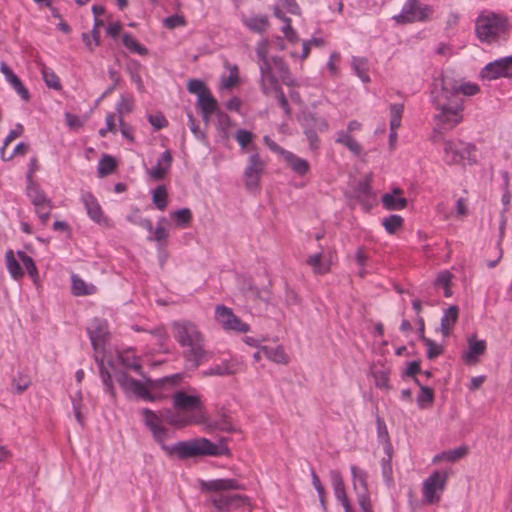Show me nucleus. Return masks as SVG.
Wrapping results in <instances>:
<instances>
[{"label": "nucleus", "mask_w": 512, "mask_h": 512, "mask_svg": "<svg viewBox=\"0 0 512 512\" xmlns=\"http://www.w3.org/2000/svg\"><path fill=\"white\" fill-rule=\"evenodd\" d=\"M81 200L85 206L88 216L96 223H102L106 219L103 215L100 204L96 197L90 192H84L81 195Z\"/></svg>", "instance_id": "a211bd4d"}, {"label": "nucleus", "mask_w": 512, "mask_h": 512, "mask_svg": "<svg viewBox=\"0 0 512 512\" xmlns=\"http://www.w3.org/2000/svg\"><path fill=\"white\" fill-rule=\"evenodd\" d=\"M182 380V375L180 373L167 376L161 379L152 380L146 379V384L151 389H156L162 387L164 384H169L171 386L177 385Z\"/></svg>", "instance_id": "37998d69"}, {"label": "nucleus", "mask_w": 512, "mask_h": 512, "mask_svg": "<svg viewBox=\"0 0 512 512\" xmlns=\"http://www.w3.org/2000/svg\"><path fill=\"white\" fill-rule=\"evenodd\" d=\"M508 30L506 18L496 13L479 15L475 23L477 38L484 43H492L498 40Z\"/></svg>", "instance_id": "39448f33"}, {"label": "nucleus", "mask_w": 512, "mask_h": 512, "mask_svg": "<svg viewBox=\"0 0 512 512\" xmlns=\"http://www.w3.org/2000/svg\"><path fill=\"white\" fill-rule=\"evenodd\" d=\"M306 263L312 267L315 274H326L330 271L331 258H327L323 253L310 255Z\"/></svg>", "instance_id": "393cba45"}, {"label": "nucleus", "mask_w": 512, "mask_h": 512, "mask_svg": "<svg viewBox=\"0 0 512 512\" xmlns=\"http://www.w3.org/2000/svg\"><path fill=\"white\" fill-rule=\"evenodd\" d=\"M350 469L353 478V486L357 493L358 504L362 512H373L368 490L367 472L355 465H352Z\"/></svg>", "instance_id": "6e6552de"}, {"label": "nucleus", "mask_w": 512, "mask_h": 512, "mask_svg": "<svg viewBox=\"0 0 512 512\" xmlns=\"http://www.w3.org/2000/svg\"><path fill=\"white\" fill-rule=\"evenodd\" d=\"M440 89L432 92V100L438 113L435 115L437 126L441 130H451L463 119L464 96L475 95L479 91L476 84H460L452 76L445 73L441 77Z\"/></svg>", "instance_id": "f257e3e1"}, {"label": "nucleus", "mask_w": 512, "mask_h": 512, "mask_svg": "<svg viewBox=\"0 0 512 512\" xmlns=\"http://www.w3.org/2000/svg\"><path fill=\"white\" fill-rule=\"evenodd\" d=\"M403 111V104L396 103L390 105V130H397L401 126Z\"/></svg>", "instance_id": "a18cd8bd"}, {"label": "nucleus", "mask_w": 512, "mask_h": 512, "mask_svg": "<svg viewBox=\"0 0 512 512\" xmlns=\"http://www.w3.org/2000/svg\"><path fill=\"white\" fill-rule=\"evenodd\" d=\"M432 12L431 6L422 5L419 0H407L401 12L393 16V20L398 24L424 22L429 20Z\"/></svg>", "instance_id": "0eeeda50"}, {"label": "nucleus", "mask_w": 512, "mask_h": 512, "mask_svg": "<svg viewBox=\"0 0 512 512\" xmlns=\"http://www.w3.org/2000/svg\"><path fill=\"white\" fill-rule=\"evenodd\" d=\"M403 225L400 215L392 214L383 220V226L389 234H394Z\"/></svg>", "instance_id": "5fc2aeb1"}, {"label": "nucleus", "mask_w": 512, "mask_h": 512, "mask_svg": "<svg viewBox=\"0 0 512 512\" xmlns=\"http://www.w3.org/2000/svg\"><path fill=\"white\" fill-rule=\"evenodd\" d=\"M254 137L255 136L252 132L245 129L237 130L234 135L235 140L238 142V144L243 150L251 146Z\"/></svg>", "instance_id": "864d4df0"}, {"label": "nucleus", "mask_w": 512, "mask_h": 512, "mask_svg": "<svg viewBox=\"0 0 512 512\" xmlns=\"http://www.w3.org/2000/svg\"><path fill=\"white\" fill-rule=\"evenodd\" d=\"M240 370V363L230 359L217 364L203 372L205 376H228L236 374Z\"/></svg>", "instance_id": "4be33fe9"}, {"label": "nucleus", "mask_w": 512, "mask_h": 512, "mask_svg": "<svg viewBox=\"0 0 512 512\" xmlns=\"http://www.w3.org/2000/svg\"><path fill=\"white\" fill-rule=\"evenodd\" d=\"M353 69L356 75L364 82H370V77L367 73V62L361 58H353L352 61Z\"/></svg>", "instance_id": "8fccbe9b"}, {"label": "nucleus", "mask_w": 512, "mask_h": 512, "mask_svg": "<svg viewBox=\"0 0 512 512\" xmlns=\"http://www.w3.org/2000/svg\"><path fill=\"white\" fill-rule=\"evenodd\" d=\"M95 361L98 364L99 367V373L100 377L103 381V384L105 386L106 392H108L112 397L115 396L114 387L112 384V378L109 373V371L106 369L103 358H99L98 355L95 356Z\"/></svg>", "instance_id": "72a5a7b5"}, {"label": "nucleus", "mask_w": 512, "mask_h": 512, "mask_svg": "<svg viewBox=\"0 0 512 512\" xmlns=\"http://www.w3.org/2000/svg\"><path fill=\"white\" fill-rule=\"evenodd\" d=\"M458 316L459 308L455 305L450 306L444 311L441 318V332L444 337L450 334L451 328L457 322Z\"/></svg>", "instance_id": "bb28decb"}, {"label": "nucleus", "mask_w": 512, "mask_h": 512, "mask_svg": "<svg viewBox=\"0 0 512 512\" xmlns=\"http://www.w3.org/2000/svg\"><path fill=\"white\" fill-rule=\"evenodd\" d=\"M128 392H132L137 397L145 401L154 402L156 400V396H154L148 391L147 386L136 379H134V381L131 382V386Z\"/></svg>", "instance_id": "e433bc0d"}, {"label": "nucleus", "mask_w": 512, "mask_h": 512, "mask_svg": "<svg viewBox=\"0 0 512 512\" xmlns=\"http://www.w3.org/2000/svg\"><path fill=\"white\" fill-rule=\"evenodd\" d=\"M434 391L432 388L420 385V393L417 397V403L420 407H424L425 404H431L434 401Z\"/></svg>", "instance_id": "6e6d98bb"}, {"label": "nucleus", "mask_w": 512, "mask_h": 512, "mask_svg": "<svg viewBox=\"0 0 512 512\" xmlns=\"http://www.w3.org/2000/svg\"><path fill=\"white\" fill-rule=\"evenodd\" d=\"M272 61L271 59H265L259 61V69L261 77L266 76L270 82L274 81V74L272 72Z\"/></svg>", "instance_id": "69168bd1"}, {"label": "nucleus", "mask_w": 512, "mask_h": 512, "mask_svg": "<svg viewBox=\"0 0 512 512\" xmlns=\"http://www.w3.org/2000/svg\"><path fill=\"white\" fill-rule=\"evenodd\" d=\"M303 130L325 132L328 130V122L325 118L311 112H304L299 118Z\"/></svg>", "instance_id": "f3484780"}, {"label": "nucleus", "mask_w": 512, "mask_h": 512, "mask_svg": "<svg viewBox=\"0 0 512 512\" xmlns=\"http://www.w3.org/2000/svg\"><path fill=\"white\" fill-rule=\"evenodd\" d=\"M72 293L75 296H86L96 293V286L87 284L83 279L77 275H72Z\"/></svg>", "instance_id": "c756f323"}, {"label": "nucleus", "mask_w": 512, "mask_h": 512, "mask_svg": "<svg viewBox=\"0 0 512 512\" xmlns=\"http://www.w3.org/2000/svg\"><path fill=\"white\" fill-rule=\"evenodd\" d=\"M0 71L4 74L6 80L11 84V86L15 89L19 96L24 101H28L30 99L28 89L22 84L19 77L16 74H14V72L5 62H2L0 64Z\"/></svg>", "instance_id": "aec40b11"}, {"label": "nucleus", "mask_w": 512, "mask_h": 512, "mask_svg": "<svg viewBox=\"0 0 512 512\" xmlns=\"http://www.w3.org/2000/svg\"><path fill=\"white\" fill-rule=\"evenodd\" d=\"M401 190L396 188L392 193H386L382 196V204L387 210H402L407 206V199L400 197Z\"/></svg>", "instance_id": "b1692460"}, {"label": "nucleus", "mask_w": 512, "mask_h": 512, "mask_svg": "<svg viewBox=\"0 0 512 512\" xmlns=\"http://www.w3.org/2000/svg\"><path fill=\"white\" fill-rule=\"evenodd\" d=\"M152 201L157 209L163 211L167 207L168 192L164 185L157 186L152 193Z\"/></svg>", "instance_id": "58836bf2"}, {"label": "nucleus", "mask_w": 512, "mask_h": 512, "mask_svg": "<svg viewBox=\"0 0 512 512\" xmlns=\"http://www.w3.org/2000/svg\"><path fill=\"white\" fill-rule=\"evenodd\" d=\"M116 165L117 162L112 156L104 155L98 163L97 172L99 177H105L111 174L115 170Z\"/></svg>", "instance_id": "79ce46f5"}, {"label": "nucleus", "mask_w": 512, "mask_h": 512, "mask_svg": "<svg viewBox=\"0 0 512 512\" xmlns=\"http://www.w3.org/2000/svg\"><path fill=\"white\" fill-rule=\"evenodd\" d=\"M468 449L465 446L458 447L456 449L443 452L441 455L442 459H445L450 462L457 461L458 459L462 458L464 455H466Z\"/></svg>", "instance_id": "680f3d73"}, {"label": "nucleus", "mask_w": 512, "mask_h": 512, "mask_svg": "<svg viewBox=\"0 0 512 512\" xmlns=\"http://www.w3.org/2000/svg\"><path fill=\"white\" fill-rule=\"evenodd\" d=\"M17 255L20 258V260L22 261L25 269L27 270L28 275L31 278L35 279L38 276V270H37V267H36L35 262L32 259V257L27 255L23 251H18Z\"/></svg>", "instance_id": "603ef678"}, {"label": "nucleus", "mask_w": 512, "mask_h": 512, "mask_svg": "<svg viewBox=\"0 0 512 512\" xmlns=\"http://www.w3.org/2000/svg\"><path fill=\"white\" fill-rule=\"evenodd\" d=\"M330 478L334 489L335 497L342 504L344 511L353 512V509L346 494L345 485L341 474L338 471H331Z\"/></svg>", "instance_id": "dca6fc26"}, {"label": "nucleus", "mask_w": 512, "mask_h": 512, "mask_svg": "<svg viewBox=\"0 0 512 512\" xmlns=\"http://www.w3.org/2000/svg\"><path fill=\"white\" fill-rule=\"evenodd\" d=\"M267 78L268 77H266V76H263L260 78V86H261L262 92L265 95H270V94L276 92L277 89H280L281 87L278 83V79L276 78V76H274L273 82H270Z\"/></svg>", "instance_id": "052dcab7"}, {"label": "nucleus", "mask_w": 512, "mask_h": 512, "mask_svg": "<svg viewBox=\"0 0 512 512\" xmlns=\"http://www.w3.org/2000/svg\"><path fill=\"white\" fill-rule=\"evenodd\" d=\"M6 267L14 280H19L23 277L24 272L14 256L13 250H8L5 254Z\"/></svg>", "instance_id": "7c9ffc66"}, {"label": "nucleus", "mask_w": 512, "mask_h": 512, "mask_svg": "<svg viewBox=\"0 0 512 512\" xmlns=\"http://www.w3.org/2000/svg\"><path fill=\"white\" fill-rule=\"evenodd\" d=\"M41 73L45 84L54 90H60L62 88L59 77L56 73L49 67L42 65Z\"/></svg>", "instance_id": "ea45409f"}, {"label": "nucleus", "mask_w": 512, "mask_h": 512, "mask_svg": "<svg viewBox=\"0 0 512 512\" xmlns=\"http://www.w3.org/2000/svg\"><path fill=\"white\" fill-rule=\"evenodd\" d=\"M197 107L199 108L200 112H216L218 111V102L213 97L210 91H208L204 95H199V98L197 99Z\"/></svg>", "instance_id": "2f4dec72"}, {"label": "nucleus", "mask_w": 512, "mask_h": 512, "mask_svg": "<svg viewBox=\"0 0 512 512\" xmlns=\"http://www.w3.org/2000/svg\"><path fill=\"white\" fill-rule=\"evenodd\" d=\"M303 133L306 136L310 150H318L321 144V141L317 135L318 131L303 130Z\"/></svg>", "instance_id": "774afa93"}, {"label": "nucleus", "mask_w": 512, "mask_h": 512, "mask_svg": "<svg viewBox=\"0 0 512 512\" xmlns=\"http://www.w3.org/2000/svg\"><path fill=\"white\" fill-rule=\"evenodd\" d=\"M199 487L202 492L212 493L208 501L215 512H231L249 505L250 502L247 496L232 493V491L245 489V486L234 478L201 480Z\"/></svg>", "instance_id": "f03ea898"}, {"label": "nucleus", "mask_w": 512, "mask_h": 512, "mask_svg": "<svg viewBox=\"0 0 512 512\" xmlns=\"http://www.w3.org/2000/svg\"><path fill=\"white\" fill-rule=\"evenodd\" d=\"M161 449L167 456H176L184 460L199 456H228L230 449L225 444V439H221L218 443H213L207 438H195L187 441H179L173 445L165 443Z\"/></svg>", "instance_id": "7ed1b4c3"}, {"label": "nucleus", "mask_w": 512, "mask_h": 512, "mask_svg": "<svg viewBox=\"0 0 512 512\" xmlns=\"http://www.w3.org/2000/svg\"><path fill=\"white\" fill-rule=\"evenodd\" d=\"M161 414H162L163 420L173 426L183 427L192 422L194 423V418L193 419L181 418V417L177 416L176 414H174L170 410H164L163 412H161Z\"/></svg>", "instance_id": "de8ad7c7"}, {"label": "nucleus", "mask_w": 512, "mask_h": 512, "mask_svg": "<svg viewBox=\"0 0 512 512\" xmlns=\"http://www.w3.org/2000/svg\"><path fill=\"white\" fill-rule=\"evenodd\" d=\"M141 414L143 416V422L150 430L154 441L162 447L165 443V439L169 436L168 429L162 425V414L159 416L148 408H143Z\"/></svg>", "instance_id": "9b49d317"}, {"label": "nucleus", "mask_w": 512, "mask_h": 512, "mask_svg": "<svg viewBox=\"0 0 512 512\" xmlns=\"http://www.w3.org/2000/svg\"><path fill=\"white\" fill-rule=\"evenodd\" d=\"M165 218H161L158 222V225L156 229L154 230V235L151 237H148V240L150 241H156L158 243L165 241L168 237V234L165 230V228L162 226V224L165 222Z\"/></svg>", "instance_id": "0e129e2a"}, {"label": "nucleus", "mask_w": 512, "mask_h": 512, "mask_svg": "<svg viewBox=\"0 0 512 512\" xmlns=\"http://www.w3.org/2000/svg\"><path fill=\"white\" fill-rule=\"evenodd\" d=\"M242 23L248 30L257 34L266 32L270 25L266 15L243 16Z\"/></svg>", "instance_id": "5701e85b"}, {"label": "nucleus", "mask_w": 512, "mask_h": 512, "mask_svg": "<svg viewBox=\"0 0 512 512\" xmlns=\"http://www.w3.org/2000/svg\"><path fill=\"white\" fill-rule=\"evenodd\" d=\"M87 332L95 352H102L108 335L106 322L98 318L93 319L87 327Z\"/></svg>", "instance_id": "4468645a"}, {"label": "nucleus", "mask_w": 512, "mask_h": 512, "mask_svg": "<svg viewBox=\"0 0 512 512\" xmlns=\"http://www.w3.org/2000/svg\"><path fill=\"white\" fill-rule=\"evenodd\" d=\"M243 292L250 299H259L264 302H269L271 299V291L268 288L259 289L252 284H248L247 288L243 289Z\"/></svg>", "instance_id": "c9c22d12"}, {"label": "nucleus", "mask_w": 512, "mask_h": 512, "mask_svg": "<svg viewBox=\"0 0 512 512\" xmlns=\"http://www.w3.org/2000/svg\"><path fill=\"white\" fill-rule=\"evenodd\" d=\"M262 352L266 358L269 360L279 363L286 364L287 363V355L285 354L283 348L281 346L277 347H262Z\"/></svg>", "instance_id": "f704fd0d"}, {"label": "nucleus", "mask_w": 512, "mask_h": 512, "mask_svg": "<svg viewBox=\"0 0 512 512\" xmlns=\"http://www.w3.org/2000/svg\"><path fill=\"white\" fill-rule=\"evenodd\" d=\"M285 161L290 165L291 169L298 175H305L310 168L308 161L296 156L294 153L288 151L284 154Z\"/></svg>", "instance_id": "c85d7f7f"}, {"label": "nucleus", "mask_w": 512, "mask_h": 512, "mask_svg": "<svg viewBox=\"0 0 512 512\" xmlns=\"http://www.w3.org/2000/svg\"><path fill=\"white\" fill-rule=\"evenodd\" d=\"M254 152L249 155L247 165L244 169V183L248 190H254L258 188L260 176L265 169V163L261 159L257 149L251 146Z\"/></svg>", "instance_id": "1a4fd4ad"}, {"label": "nucleus", "mask_w": 512, "mask_h": 512, "mask_svg": "<svg viewBox=\"0 0 512 512\" xmlns=\"http://www.w3.org/2000/svg\"><path fill=\"white\" fill-rule=\"evenodd\" d=\"M120 361L124 367L127 369L134 370L136 373H138L140 376L143 375L142 366L139 364V362L136 360L134 356H130L129 354L121 355Z\"/></svg>", "instance_id": "13d9d810"}, {"label": "nucleus", "mask_w": 512, "mask_h": 512, "mask_svg": "<svg viewBox=\"0 0 512 512\" xmlns=\"http://www.w3.org/2000/svg\"><path fill=\"white\" fill-rule=\"evenodd\" d=\"M482 75L489 80L498 79L500 77H511L512 56L500 58L488 63L483 69Z\"/></svg>", "instance_id": "ddd939ff"}, {"label": "nucleus", "mask_w": 512, "mask_h": 512, "mask_svg": "<svg viewBox=\"0 0 512 512\" xmlns=\"http://www.w3.org/2000/svg\"><path fill=\"white\" fill-rule=\"evenodd\" d=\"M311 478L312 484L318 493L320 503L322 507L325 508V489L314 469H311Z\"/></svg>", "instance_id": "e2e57ef3"}, {"label": "nucleus", "mask_w": 512, "mask_h": 512, "mask_svg": "<svg viewBox=\"0 0 512 512\" xmlns=\"http://www.w3.org/2000/svg\"><path fill=\"white\" fill-rule=\"evenodd\" d=\"M475 146L461 140H445L443 142V160L448 165H460L465 161L475 163Z\"/></svg>", "instance_id": "423d86ee"}, {"label": "nucleus", "mask_w": 512, "mask_h": 512, "mask_svg": "<svg viewBox=\"0 0 512 512\" xmlns=\"http://www.w3.org/2000/svg\"><path fill=\"white\" fill-rule=\"evenodd\" d=\"M148 121L156 130L165 128L168 125L167 119L160 112H158L156 114L149 115Z\"/></svg>", "instance_id": "338daca9"}, {"label": "nucleus", "mask_w": 512, "mask_h": 512, "mask_svg": "<svg viewBox=\"0 0 512 512\" xmlns=\"http://www.w3.org/2000/svg\"><path fill=\"white\" fill-rule=\"evenodd\" d=\"M448 475L439 471L433 472L423 483V497L428 504L439 502L440 495L445 489Z\"/></svg>", "instance_id": "9d476101"}, {"label": "nucleus", "mask_w": 512, "mask_h": 512, "mask_svg": "<svg viewBox=\"0 0 512 512\" xmlns=\"http://www.w3.org/2000/svg\"><path fill=\"white\" fill-rule=\"evenodd\" d=\"M134 108V99L130 95H121L119 101L116 104V111L119 118H123L124 115L132 112Z\"/></svg>", "instance_id": "49530a36"}, {"label": "nucleus", "mask_w": 512, "mask_h": 512, "mask_svg": "<svg viewBox=\"0 0 512 512\" xmlns=\"http://www.w3.org/2000/svg\"><path fill=\"white\" fill-rule=\"evenodd\" d=\"M377 435L380 442L384 444V452H393V447L390 441L388 429L383 418L377 416Z\"/></svg>", "instance_id": "473e14b6"}, {"label": "nucleus", "mask_w": 512, "mask_h": 512, "mask_svg": "<svg viewBox=\"0 0 512 512\" xmlns=\"http://www.w3.org/2000/svg\"><path fill=\"white\" fill-rule=\"evenodd\" d=\"M170 216L175 221L176 225L181 228L187 227L192 221V212L189 208L173 211Z\"/></svg>", "instance_id": "a19ab883"}, {"label": "nucleus", "mask_w": 512, "mask_h": 512, "mask_svg": "<svg viewBox=\"0 0 512 512\" xmlns=\"http://www.w3.org/2000/svg\"><path fill=\"white\" fill-rule=\"evenodd\" d=\"M187 90L191 94H196L199 98V95L206 94L209 90V88L206 86V84L199 80V79H191L188 81L187 84Z\"/></svg>", "instance_id": "4d7b16f0"}, {"label": "nucleus", "mask_w": 512, "mask_h": 512, "mask_svg": "<svg viewBox=\"0 0 512 512\" xmlns=\"http://www.w3.org/2000/svg\"><path fill=\"white\" fill-rule=\"evenodd\" d=\"M424 345L427 347V357L435 359L443 353V347L430 338H424Z\"/></svg>", "instance_id": "bf43d9fd"}, {"label": "nucleus", "mask_w": 512, "mask_h": 512, "mask_svg": "<svg viewBox=\"0 0 512 512\" xmlns=\"http://www.w3.org/2000/svg\"><path fill=\"white\" fill-rule=\"evenodd\" d=\"M486 350V342L484 340H477L474 336L468 340V350L464 353L466 362H476L477 357L482 355Z\"/></svg>", "instance_id": "a878e982"}, {"label": "nucleus", "mask_w": 512, "mask_h": 512, "mask_svg": "<svg viewBox=\"0 0 512 512\" xmlns=\"http://www.w3.org/2000/svg\"><path fill=\"white\" fill-rule=\"evenodd\" d=\"M194 423H205V429L208 432L217 430L232 433L237 431V428L232 425L226 415H222L219 419L214 421H206L203 416L194 417Z\"/></svg>", "instance_id": "6ab92c4d"}, {"label": "nucleus", "mask_w": 512, "mask_h": 512, "mask_svg": "<svg viewBox=\"0 0 512 512\" xmlns=\"http://www.w3.org/2000/svg\"><path fill=\"white\" fill-rule=\"evenodd\" d=\"M392 455L393 452H385V456L381 460L382 476L387 486H391L394 482Z\"/></svg>", "instance_id": "4c0bfd02"}, {"label": "nucleus", "mask_w": 512, "mask_h": 512, "mask_svg": "<svg viewBox=\"0 0 512 512\" xmlns=\"http://www.w3.org/2000/svg\"><path fill=\"white\" fill-rule=\"evenodd\" d=\"M173 404L179 410L199 411L202 409V401L199 396L188 395L184 391H177L173 395Z\"/></svg>", "instance_id": "2eb2a0df"}, {"label": "nucleus", "mask_w": 512, "mask_h": 512, "mask_svg": "<svg viewBox=\"0 0 512 512\" xmlns=\"http://www.w3.org/2000/svg\"><path fill=\"white\" fill-rule=\"evenodd\" d=\"M173 158L169 150L164 151L156 165L149 171V175L153 180L160 181L164 179L166 173L169 171Z\"/></svg>", "instance_id": "412c9836"}, {"label": "nucleus", "mask_w": 512, "mask_h": 512, "mask_svg": "<svg viewBox=\"0 0 512 512\" xmlns=\"http://www.w3.org/2000/svg\"><path fill=\"white\" fill-rule=\"evenodd\" d=\"M389 375L390 371L385 368L376 369L372 371V376L374 378L375 385L378 388L382 389H391V386L389 384Z\"/></svg>", "instance_id": "c03bdc74"}, {"label": "nucleus", "mask_w": 512, "mask_h": 512, "mask_svg": "<svg viewBox=\"0 0 512 512\" xmlns=\"http://www.w3.org/2000/svg\"><path fill=\"white\" fill-rule=\"evenodd\" d=\"M335 143L345 146L352 154L359 156L362 146L349 133L340 130L336 133Z\"/></svg>", "instance_id": "cd10ccee"}, {"label": "nucleus", "mask_w": 512, "mask_h": 512, "mask_svg": "<svg viewBox=\"0 0 512 512\" xmlns=\"http://www.w3.org/2000/svg\"><path fill=\"white\" fill-rule=\"evenodd\" d=\"M122 42L127 49L131 50L132 52L138 53L139 55H146L148 53L147 48L140 45L136 41V39L128 33L123 34Z\"/></svg>", "instance_id": "09e8293b"}, {"label": "nucleus", "mask_w": 512, "mask_h": 512, "mask_svg": "<svg viewBox=\"0 0 512 512\" xmlns=\"http://www.w3.org/2000/svg\"><path fill=\"white\" fill-rule=\"evenodd\" d=\"M173 327L176 340L181 346L188 348L185 351V359L189 367L197 368L205 354L201 333L191 322H175Z\"/></svg>", "instance_id": "20e7f679"}, {"label": "nucleus", "mask_w": 512, "mask_h": 512, "mask_svg": "<svg viewBox=\"0 0 512 512\" xmlns=\"http://www.w3.org/2000/svg\"><path fill=\"white\" fill-rule=\"evenodd\" d=\"M215 318L225 330H232L240 333L249 331V325L236 316L232 309L218 305L215 309Z\"/></svg>", "instance_id": "f8f14e48"}, {"label": "nucleus", "mask_w": 512, "mask_h": 512, "mask_svg": "<svg viewBox=\"0 0 512 512\" xmlns=\"http://www.w3.org/2000/svg\"><path fill=\"white\" fill-rule=\"evenodd\" d=\"M28 196L31 199L34 207L40 204H45L49 199L45 196L44 192L37 185H30L28 187Z\"/></svg>", "instance_id": "3c124183"}]
</instances>
